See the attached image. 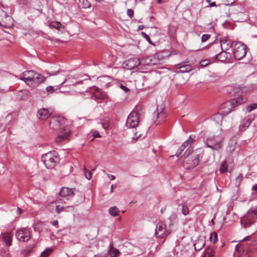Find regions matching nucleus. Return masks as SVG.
Masks as SVG:
<instances>
[{
    "label": "nucleus",
    "mask_w": 257,
    "mask_h": 257,
    "mask_svg": "<svg viewBox=\"0 0 257 257\" xmlns=\"http://www.w3.org/2000/svg\"><path fill=\"white\" fill-rule=\"evenodd\" d=\"M59 203V202L57 200H56L54 202H52L50 204L48 205V207L50 209H53L54 207H56V211L59 213H60L63 209V206H61L60 205H57V204Z\"/></svg>",
    "instance_id": "obj_26"
},
{
    "label": "nucleus",
    "mask_w": 257,
    "mask_h": 257,
    "mask_svg": "<svg viewBox=\"0 0 257 257\" xmlns=\"http://www.w3.org/2000/svg\"><path fill=\"white\" fill-rule=\"evenodd\" d=\"M251 189H252V191H255V193H257V184H254L252 186Z\"/></svg>",
    "instance_id": "obj_52"
},
{
    "label": "nucleus",
    "mask_w": 257,
    "mask_h": 257,
    "mask_svg": "<svg viewBox=\"0 0 257 257\" xmlns=\"http://www.w3.org/2000/svg\"><path fill=\"white\" fill-rule=\"evenodd\" d=\"M255 219H257V208H250L241 219V224L247 228L253 223Z\"/></svg>",
    "instance_id": "obj_6"
},
{
    "label": "nucleus",
    "mask_w": 257,
    "mask_h": 257,
    "mask_svg": "<svg viewBox=\"0 0 257 257\" xmlns=\"http://www.w3.org/2000/svg\"><path fill=\"white\" fill-rule=\"evenodd\" d=\"M61 25V24L58 22H52L50 24V26L53 28H55L58 29Z\"/></svg>",
    "instance_id": "obj_40"
},
{
    "label": "nucleus",
    "mask_w": 257,
    "mask_h": 257,
    "mask_svg": "<svg viewBox=\"0 0 257 257\" xmlns=\"http://www.w3.org/2000/svg\"><path fill=\"white\" fill-rule=\"evenodd\" d=\"M52 250L51 248H47L43 251L40 255V257H48L52 252Z\"/></svg>",
    "instance_id": "obj_35"
},
{
    "label": "nucleus",
    "mask_w": 257,
    "mask_h": 257,
    "mask_svg": "<svg viewBox=\"0 0 257 257\" xmlns=\"http://www.w3.org/2000/svg\"><path fill=\"white\" fill-rule=\"evenodd\" d=\"M184 149H185V148L184 147H183L182 145H181V146L179 147V152L178 154V157H179V155H180L182 154V152L184 151Z\"/></svg>",
    "instance_id": "obj_50"
},
{
    "label": "nucleus",
    "mask_w": 257,
    "mask_h": 257,
    "mask_svg": "<svg viewBox=\"0 0 257 257\" xmlns=\"http://www.w3.org/2000/svg\"><path fill=\"white\" fill-rule=\"evenodd\" d=\"M205 244V241L203 237H200L195 241L194 243V249L196 251L200 250Z\"/></svg>",
    "instance_id": "obj_20"
},
{
    "label": "nucleus",
    "mask_w": 257,
    "mask_h": 257,
    "mask_svg": "<svg viewBox=\"0 0 257 257\" xmlns=\"http://www.w3.org/2000/svg\"><path fill=\"white\" fill-rule=\"evenodd\" d=\"M141 34L142 36L144 37V38H145L147 41L150 44H152V42L151 40V39L150 38V37H149V36L148 35H147L145 32H142L141 33Z\"/></svg>",
    "instance_id": "obj_42"
},
{
    "label": "nucleus",
    "mask_w": 257,
    "mask_h": 257,
    "mask_svg": "<svg viewBox=\"0 0 257 257\" xmlns=\"http://www.w3.org/2000/svg\"><path fill=\"white\" fill-rule=\"evenodd\" d=\"M213 49H219V46L217 44H215V45H213Z\"/></svg>",
    "instance_id": "obj_57"
},
{
    "label": "nucleus",
    "mask_w": 257,
    "mask_h": 257,
    "mask_svg": "<svg viewBox=\"0 0 257 257\" xmlns=\"http://www.w3.org/2000/svg\"><path fill=\"white\" fill-rule=\"evenodd\" d=\"M84 174L86 178L90 180L92 177V173L90 171L87 170L86 168H84Z\"/></svg>",
    "instance_id": "obj_38"
},
{
    "label": "nucleus",
    "mask_w": 257,
    "mask_h": 257,
    "mask_svg": "<svg viewBox=\"0 0 257 257\" xmlns=\"http://www.w3.org/2000/svg\"><path fill=\"white\" fill-rule=\"evenodd\" d=\"M45 78L43 75L35 72V75L33 76L32 81L30 85L35 87L41 83L45 81Z\"/></svg>",
    "instance_id": "obj_15"
},
{
    "label": "nucleus",
    "mask_w": 257,
    "mask_h": 257,
    "mask_svg": "<svg viewBox=\"0 0 257 257\" xmlns=\"http://www.w3.org/2000/svg\"><path fill=\"white\" fill-rule=\"evenodd\" d=\"M246 257H252L250 255H247Z\"/></svg>",
    "instance_id": "obj_64"
},
{
    "label": "nucleus",
    "mask_w": 257,
    "mask_h": 257,
    "mask_svg": "<svg viewBox=\"0 0 257 257\" xmlns=\"http://www.w3.org/2000/svg\"><path fill=\"white\" fill-rule=\"evenodd\" d=\"M209 64V61L207 59H204L200 61V65L201 67H204L207 66Z\"/></svg>",
    "instance_id": "obj_41"
},
{
    "label": "nucleus",
    "mask_w": 257,
    "mask_h": 257,
    "mask_svg": "<svg viewBox=\"0 0 257 257\" xmlns=\"http://www.w3.org/2000/svg\"><path fill=\"white\" fill-rule=\"evenodd\" d=\"M230 57V54L224 50H222V52L216 55V59L221 62H224L227 60L229 59Z\"/></svg>",
    "instance_id": "obj_19"
},
{
    "label": "nucleus",
    "mask_w": 257,
    "mask_h": 257,
    "mask_svg": "<svg viewBox=\"0 0 257 257\" xmlns=\"http://www.w3.org/2000/svg\"><path fill=\"white\" fill-rule=\"evenodd\" d=\"M142 109L143 107H142V106L138 105L135 107V108L132 112H135L137 115L139 116V115L141 114Z\"/></svg>",
    "instance_id": "obj_37"
},
{
    "label": "nucleus",
    "mask_w": 257,
    "mask_h": 257,
    "mask_svg": "<svg viewBox=\"0 0 257 257\" xmlns=\"http://www.w3.org/2000/svg\"><path fill=\"white\" fill-rule=\"evenodd\" d=\"M146 133V128H143L142 126L138 125L136 127L135 130L134 132L133 139L137 141L141 137H144Z\"/></svg>",
    "instance_id": "obj_14"
},
{
    "label": "nucleus",
    "mask_w": 257,
    "mask_h": 257,
    "mask_svg": "<svg viewBox=\"0 0 257 257\" xmlns=\"http://www.w3.org/2000/svg\"><path fill=\"white\" fill-rule=\"evenodd\" d=\"M182 206V213L183 215H186L189 214V210L187 205L185 204H182L181 205Z\"/></svg>",
    "instance_id": "obj_34"
},
{
    "label": "nucleus",
    "mask_w": 257,
    "mask_h": 257,
    "mask_svg": "<svg viewBox=\"0 0 257 257\" xmlns=\"http://www.w3.org/2000/svg\"><path fill=\"white\" fill-rule=\"evenodd\" d=\"M246 101L245 97L232 99L222 103L219 107L220 114L226 115L233 110V108Z\"/></svg>",
    "instance_id": "obj_3"
},
{
    "label": "nucleus",
    "mask_w": 257,
    "mask_h": 257,
    "mask_svg": "<svg viewBox=\"0 0 257 257\" xmlns=\"http://www.w3.org/2000/svg\"><path fill=\"white\" fill-rule=\"evenodd\" d=\"M234 150V146L228 145L227 147V151L231 153Z\"/></svg>",
    "instance_id": "obj_49"
},
{
    "label": "nucleus",
    "mask_w": 257,
    "mask_h": 257,
    "mask_svg": "<svg viewBox=\"0 0 257 257\" xmlns=\"http://www.w3.org/2000/svg\"><path fill=\"white\" fill-rule=\"evenodd\" d=\"M67 120L66 119L60 116H55L52 117L49 122L50 128L54 130L61 131L60 134L55 138V142L60 143L65 140H68V137L70 135V131L66 128V123Z\"/></svg>",
    "instance_id": "obj_2"
},
{
    "label": "nucleus",
    "mask_w": 257,
    "mask_h": 257,
    "mask_svg": "<svg viewBox=\"0 0 257 257\" xmlns=\"http://www.w3.org/2000/svg\"><path fill=\"white\" fill-rule=\"evenodd\" d=\"M251 120L248 118H245L241 121L239 125V130L245 131L250 125Z\"/></svg>",
    "instance_id": "obj_23"
},
{
    "label": "nucleus",
    "mask_w": 257,
    "mask_h": 257,
    "mask_svg": "<svg viewBox=\"0 0 257 257\" xmlns=\"http://www.w3.org/2000/svg\"><path fill=\"white\" fill-rule=\"evenodd\" d=\"M193 141H194V138H192V136H190L189 137V138L185 142H184L183 143V144L182 145L183 146V147H184L185 148L190 145L189 147L191 148V147H190L191 144L192 143V142Z\"/></svg>",
    "instance_id": "obj_32"
},
{
    "label": "nucleus",
    "mask_w": 257,
    "mask_h": 257,
    "mask_svg": "<svg viewBox=\"0 0 257 257\" xmlns=\"http://www.w3.org/2000/svg\"><path fill=\"white\" fill-rule=\"evenodd\" d=\"M59 195L64 197L71 196H73L74 192L72 189L68 187H63L59 193Z\"/></svg>",
    "instance_id": "obj_22"
},
{
    "label": "nucleus",
    "mask_w": 257,
    "mask_h": 257,
    "mask_svg": "<svg viewBox=\"0 0 257 257\" xmlns=\"http://www.w3.org/2000/svg\"><path fill=\"white\" fill-rule=\"evenodd\" d=\"M120 87V88H121L122 90H123L125 92H127V91L129 90V89H128V88L126 87L125 86H123V85H121Z\"/></svg>",
    "instance_id": "obj_53"
},
{
    "label": "nucleus",
    "mask_w": 257,
    "mask_h": 257,
    "mask_svg": "<svg viewBox=\"0 0 257 257\" xmlns=\"http://www.w3.org/2000/svg\"><path fill=\"white\" fill-rule=\"evenodd\" d=\"M256 108H257V103H254L246 107V110L247 111V112H250V111Z\"/></svg>",
    "instance_id": "obj_39"
},
{
    "label": "nucleus",
    "mask_w": 257,
    "mask_h": 257,
    "mask_svg": "<svg viewBox=\"0 0 257 257\" xmlns=\"http://www.w3.org/2000/svg\"><path fill=\"white\" fill-rule=\"evenodd\" d=\"M210 37V36L209 34H203L202 36L201 40L203 42H205L209 39Z\"/></svg>",
    "instance_id": "obj_43"
},
{
    "label": "nucleus",
    "mask_w": 257,
    "mask_h": 257,
    "mask_svg": "<svg viewBox=\"0 0 257 257\" xmlns=\"http://www.w3.org/2000/svg\"><path fill=\"white\" fill-rule=\"evenodd\" d=\"M144 61H145V64L149 65L151 64V60L150 59V57L146 58ZM143 62V60L141 61L140 59L137 58H132L126 61L125 64L128 69L131 70L138 66Z\"/></svg>",
    "instance_id": "obj_8"
},
{
    "label": "nucleus",
    "mask_w": 257,
    "mask_h": 257,
    "mask_svg": "<svg viewBox=\"0 0 257 257\" xmlns=\"http://www.w3.org/2000/svg\"><path fill=\"white\" fill-rule=\"evenodd\" d=\"M58 223V221L57 220H54L52 222V224L54 226H56Z\"/></svg>",
    "instance_id": "obj_56"
},
{
    "label": "nucleus",
    "mask_w": 257,
    "mask_h": 257,
    "mask_svg": "<svg viewBox=\"0 0 257 257\" xmlns=\"http://www.w3.org/2000/svg\"><path fill=\"white\" fill-rule=\"evenodd\" d=\"M191 70V67L190 65H185L183 66H179L178 64V75L180 76V74L183 73L188 72Z\"/></svg>",
    "instance_id": "obj_24"
},
{
    "label": "nucleus",
    "mask_w": 257,
    "mask_h": 257,
    "mask_svg": "<svg viewBox=\"0 0 257 257\" xmlns=\"http://www.w3.org/2000/svg\"><path fill=\"white\" fill-rule=\"evenodd\" d=\"M79 6L83 9H87L90 7L91 4L88 0H79Z\"/></svg>",
    "instance_id": "obj_29"
},
{
    "label": "nucleus",
    "mask_w": 257,
    "mask_h": 257,
    "mask_svg": "<svg viewBox=\"0 0 257 257\" xmlns=\"http://www.w3.org/2000/svg\"><path fill=\"white\" fill-rule=\"evenodd\" d=\"M108 177L111 180H113L115 179V177L114 175H111V174H108Z\"/></svg>",
    "instance_id": "obj_54"
},
{
    "label": "nucleus",
    "mask_w": 257,
    "mask_h": 257,
    "mask_svg": "<svg viewBox=\"0 0 257 257\" xmlns=\"http://www.w3.org/2000/svg\"><path fill=\"white\" fill-rule=\"evenodd\" d=\"M109 253L111 257H116L120 254V251L117 249L114 248L112 244H110Z\"/></svg>",
    "instance_id": "obj_27"
},
{
    "label": "nucleus",
    "mask_w": 257,
    "mask_h": 257,
    "mask_svg": "<svg viewBox=\"0 0 257 257\" xmlns=\"http://www.w3.org/2000/svg\"><path fill=\"white\" fill-rule=\"evenodd\" d=\"M113 190V185H111V192H112Z\"/></svg>",
    "instance_id": "obj_63"
},
{
    "label": "nucleus",
    "mask_w": 257,
    "mask_h": 257,
    "mask_svg": "<svg viewBox=\"0 0 257 257\" xmlns=\"http://www.w3.org/2000/svg\"><path fill=\"white\" fill-rule=\"evenodd\" d=\"M216 116H220V114H216L214 115V117H216Z\"/></svg>",
    "instance_id": "obj_62"
},
{
    "label": "nucleus",
    "mask_w": 257,
    "mask_h": 257,
    "mask_svg": "<svg viewBox=\"0 0 257 257\" xmlns=\"http://www.w3.org/2000/svg\"><path fill=\"white\" fill-rule=\"evenodd\" d=\"M139 122V116L135 112H131L126 120V126L130 128H134L138 125Z\"/></svg>",
    "instance_id": "obj_10"
},
{
    "label": "nucleus",
    "mask_w": 257,
    "mask_h": 257,
    "mask_svg": "<svg viewBox=\"0 0 257 257\" xmlns=\"http://www.w3.org/2000/svg\"><path fill=\"white\" fill-rule=\"evenodd\" d=\"M93 96L96 99L102 100L104 101H106L107 99V95L106 94L100 90L98 88H96L95 91L93 93Z\"/></svg>",
    "instance_id": "obj_18"
},
{
    "label": "nucleus",
    "mask_w": 257,
    "mask_h": 257,
    "mask_svg": "<svg viewBox=\"0 0 257 257\" xmlns=\"http://www.w3.org/2000/svg\"><path fill=\"white\" fill-rule=\"evenodd\" d=\"M246 46L241 42H235L233 46V53L236 60L243 58L246 53Z\"/></svg>",
    "instance_id": "obj_7"
},
{
    "label": "nucleus",
    "mask_w": 257,
    "mask_h": 257,
    "mask_svg": "<svg viewBox=\"0 0 257 257\" xmlns=\"http://www.w3.org/2000/svg\"><path fill=\"white\" fill-rule=\"evenodd\" d=\"M52 113L51 109L42 108L38 110L37 115L39 119L45 120L48 118Z\"/></svg>",
    "instance_id": "obj_13"
},
{
    "label": "nucleus",
    "mask_w": 257,
    "mask_h": 257,
    "mask_svg": "<svg viewBox=\"0 0 257 257\" xmlns=\"http://www.w3.org/2000/svg\"><path fill=\"white\" fill-rule=\"evenodd\" d=\"M42 160L47 168H53L59 161V157L55 151L49 152L42 157Z\"/></svg>",
    "instance_id": "obj_5"
},
{
    "label": "nucleus",
    "mask_w": 257,
    "mask_h": 257,
    "mask_svg": "<svg viewBox=\"0 0 257 257\" xmlns=\"http://www.w3.org/2000/svg\"><path fill=\"white\" fill-rule=\"evenodd\" d=\"M2 238L6 244L9 246L12 244L13 233L11 232H5L2 234Z\"/></svg>",
    "instance_id": "obj_21"
},
{
    "label": "nucleus",
    "mask_w": 257,
    "mask_h": 257,
    "mask_svg": "<svg viewBox=\"0 0 257 257\" xmlns=\"http://www.w3.org/2000/svg\"><path fill=\"white\" fill-rule=\"evenodd\" d=\"M165 106L164 104H161L158 105L156 110L155 111V114L156 116L157 119L155 123L158 125L164 121L166 117V112L164 111Z\"/></svg>",
    "instance_id": "obj_9"
},
{
    "label": "nucleus",
    "mask_w": 257,
    "mask_h": 257,
    "mask_svg": "<svg viewBox=\"0 0 257 257\" xmlns=\"http://www.w3.org/2000/svg\"><path fill=\"white\" fill-rule=\"evenodd\" d=\"M214 249L211 247H209L205 249L201 257H214Z\"/></svg>",
    "instance_id": "obj_25"
},
{
    "label": "nucleus",
    "mask_w": 257,
    "mask_h": 257,
    "mask_svg": "<svg viewBox=\"0 0 257 257\" xmlns=\"http://www.w3.org/2000/svg\"><path fill=\"white\" fill-rule=\"evenodd\" d=\"M92 136L93 138L101 137V136L100 135L99 132L97 131H95L93 132Z\"/></svg>",
    "instance_id": "obj_44"
},
{
    "label": "nucleus",
    "mask_w": 257,
    "mask_h": 257,
    "mask_svg": "<svg viewBox=\"0 0 257 257\" xmlns=\"http://www.w3.org/2000/svg\"><path fill=\"white\" fill-rule=\"evenodd\" d=\"M223 138L221 136H210L207 138L205 144L207 148L211 149L214 152L219 151L223 147Z\"/></svg>",
    "instance_id": "obj_4"
},
{
    "label": "nucleus",
    "mask_w": 257,
    "mask_h": 257,
    "mask_svg": "<svg viewBox=\"0 0 257 257\" xmlns=\"http://www.w3.org/2000/svg\"><path fill=\"white\" fill-rule=\"evenodd\" d=\"M204 156V151L201 148L193 150L190 147L186 150L183 155L181 156L178 162L182 163L186 169L194 168L199 164L200 159Z\"/></svg>",
    "instance_id": "obj_1"
},
{
    "label": "nucleus",
    "mask_w": 257,
    "mask_h": 257,
    "mask_svg": "<svg viewBox=\"0 0 257 257\" xmlns=\"http://www.w3.org/2000/svg\"><path fill=\"white\" fill-rule=\"evenodd\" d=\"M184 149H185V148L184 147H183L182 145H181V146L179 147V152L178 154V157H179V155H180L182 154V152L184 151Z\"/></svg>",
    "instance_id": "obj_51"
},
{
    "label": "nucleus",
    "mask_w": 257,
    "mask_h": 257,
    "mask_svg": "<svg viewBox=\"0 0 257 257\" xmlns=\"http://www.w3.org/2000/svg\"><path fill=\"white\" fill-rule=\"evenodd\" d=\"M144 28V26L143 25H140L139 26V30H143Z\"/></svg>",
    "instance_id": "obj_60"
},
{
    "label": "nucleus",
    "mask_w": 257,
    "mask_h": 257,
    "mask_svg": "<svg viewBox=\"0 0 257 257\" xmlns=\"http://www.w3.org/2000/svg\"><path fill=\"white\" fill-rule=\"evenodd\" d=\"M242 178H243L242 175L241 174H239L237 177V178L236 179V182H237L238 184H239L240 183V182L241 181Z\"/></svg>",
    "instance_id": "obj_48"
},
{
    "label": "nucleus",
    "mask_w": 257,
    "mask_h": 257,
    "mask_svg": "<svg viewBox=\"0 0 257 257\" xmlns=\"http://www.w3.org/2000/svg\"><path fill=\"white\" fill-rule=\"evenodd\" d=\"M65 80H64L63 81L60 82L59 83V84L58 85H55L54 86H47L46 87V91H47V92L49 93H52L55 92L56 90H57V89H58L59 88V87H58L59 85L64 83L65 82Z\"/></svg>",
    "instance_id": "obj_28"
},
{
    "label": "nucleus",
    "mask_w": 257,
    "mask_h": 257,
    "mask_svg": "<svg viewBox=\"0 0 257 257\" xmlns=\"http://www.w3.org/2000/svg\"><path fill=\"white\" fill-rule=\"evenodd\" d=\"M190 252L186 249H182L180 251V257H190Z\"/></svg>",
    "instance_id": "obj_36"
},
{
    "label": "nucleus",
    "mask_w": 257,
    "mask_h": 257,
    "mask_svg": "<svg viewBox=\"0 0 257 257\" xmlns=\"http://www.w3.org/2000/svg\"><path fill=\"white\" fill-rule=\"evenodd\" d=\"M216 6V4L215 2H212V3H211V4H210V6L211 7H215Z\"/></svg>",
    "instance_id": "obj_59"
},
{
    "label": "nucleus",
    "mask_w": 257,
    "mask_h": 257,
    "mask_svg": "<svg viewBox=\"0 0 257 257\" xmlns=\"http://www.w3.org/2000/svg\"><path fill=\"white\" fill-rule=\"evenodd\" d=\"M23 91H20L18 93L17 97V100H22L23 99Z\"/></svg>",
    "instance_id": "obj_45"
},
{
    "label": "nucleus",
    "mask_w": 257,
    "mask_h": 257,
    "mask_svg": "<svg viewBox=\"0 0 257 257\" xmlns=\"http://www.w3.org/2000/svg\"><path fill=\"white\" fill-rule=\"evenodd\" d=\"M102 126H103V127L104 128V129H106L108 128V124L107 123H102Z\"/></svg>",
    "instance_id": "obj_58"
},
{
    "label": "nucleus",
    "mask_w": 257,
    "mask_h": 257,
    "mask_svg": "<svg viewBox=\"0 0 257 257\" xmlns=\"http://www.w3.org/2000/svg\"><path fill=\"white\" fill-rule=\"evenodd\" d=\"M16 236L20 240L28 241L31 238L30 232L28 228H23L16 232Z\"/></svg>",
    "instance_id": "obj_12"
},
{
    "label": "nucleus",
    "mask_w": 257,
    "mask_h": 257,
    "mask_svg": "<svg viewBox=\"0 0 257 257\" xmlns=\"http://www.w3.org/2000/svg\"><path fill=\"white\" fill-rule=\"evenodd\" d=\"M17 212L19 213V214H21V213H23V210L21 208L18 207Z\"/></svg>",
    "instance_id": "obj_55"
},
{
    "label": "nucleus",
    "mask_w": 257,
    "mask_h": 257,
    "mask_svg": "<svg viewBox=\"0 0 257 257\" xmlns=\"http://www.w3.org/2000/svg\"><path fill=\"white\" fill-rule=\"evenodd\" d=\"M35 75V72L33 71H26L23 73V76L21 79L27 82L30 85L32 81L33 77Z\"/></svg>",
    "instance_id": "obj_17"
},
{
    "label": "nucleus",
    "mask_w": 257,
    "mask_h": 257,
    "mask_svg": "<svg viewBox=\"0 0 257 257\" xmlns=\"http://www.w3.org/2000/svg\"><path fill=\"white\" fill-rule=\"evenodd\" d=\"M180 126H181V128L182 129V131L183 132H184V127H183L182 125L180 124Z\"/></svg>",
    "instance_id": "obj_61"
},
{
    "label": "nucleus",
    "mask_w": 257,
    "mask_h": 257,
    "mask_svg": "<svg viewBox=\"0 0 257 257\" xmlns=\"http://www.w3.org/2000/svg\"><path fill=\"white\" fill-rule=\"evenodd\" d=\"M167 229L166 224L164 222H159L157 226L155 231V235L157 237L163 238L167 233H169Z\"/></svg>",
    "instance_id": "obj_11"
},
{
    "label": "nucleus",
    "mask_w": 257,
    "mask_h": 257,
    "mask_svg": "<svg viewBox=\"0 0 257 257\" xmlns=\"http://www.w3.org/2000/svg\"><path fill=\"white\" fill-rule=\"evenodd\" d=\"M127 15L130 18H132L134 16V11L132 10L128 9L127 11Z\"/></svg>",
    "instance_id": "obj_46"
},
{
    "label": "nucleus",
    "mask_w": 257,
    "mask_h": 257,
    "mask_svg": "<svg viewBox=\"0 0 257 257\" xmlns=\"http://www.w3.org/2000/svg\"><path fill=\"white\" fill-rule=\"evenodd\" d=\"M109 213L112 216H116L119 214V210L115 206L111 207L109 209Z\"/></svg>",
    "instance_id": "obj_30"
},
{
    "label": "nucleus",
    "mask_w": 257,
    "mask_h": 257,
    "mask_svg": "<svg viewBox=\"0 0 257 257\" xmlns=\"http://www.w3.org/2000/svg\"><path fill=\"white\" fill-rule=\"evenodd\" d=\"M233 42L226 38L220 40V45L222 50H228L233 46Z\"/></svg>",
    "instance_id": "obj_16"
},
{
    "label": "nucleus",
    "mask_w": 257,
    "mask_h": 257,
    "mask_svg": "<svg viewBox=\"0 0 257 257\" xmlns=\"http://www.w3.org/2000/svg\"><path fill=\"white\" fill-rule=\"evenodd\" d=\"M219 171L220 173H224L227 171V166L226 161H224L220 165Z\"/></svg>",
    "instance_id": "obj_31"
},
{
    "label": "nucleus",
    "mask_w": 257,
    "mask_h": 257,
    "mask_svg": "<svg viewBox=\"0 0 257 257\" xmlns=\"http://www.w3.org/2000/svg\"><path fill=\"white\" fill-rule=\"evenodd\" d=\"M244 247L240 244H237L235 247L236 251H241L243 249Z\"/></svg>",
    "instance_id": "obj_47"
},
{
    "label": "nucleus",
    "mask_w": 257,
    "mask_h": 257,
    "mask_svg": "<svg viewBox=\"0 0 257 257\" xmlns=\"http://www.w3.org/2000/svg\"><path fill=\"white\" fill-rule=\"evenodd\" d=\"M210 241L214 243L217 240V234L215 232H213L210 235Z\"/></svg>",
    "instance_id": "obj_33"
}]
</instances>
